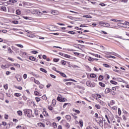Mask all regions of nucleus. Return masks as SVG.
Here are the masks:
<instances>
[{
	"label": "nucleus",
	"mask_w": 129,
	"mask_h": 129,
	"mask_svg": "<svg viewBox=\"0 0 129 129\" xmlns=\"http://www.w3.org/2000/svg\"><path fill=\"white\" fill-rule=\"evenodd\" d=\"M25 115L27 114V117H31V114H32V110L27 109L24 110Z\"/></svg>",
	"instance_id": "f257e3e1"
},
{
	"label": "nucleus",
	"mask_w": 129,
	"mask_h": 129,
	"mask_svg": "<svg viewBox=\"0 0 129 129\" xmlns=\"http://www.w3.org/2000/svg\"><path fill=\"white\" fill-rule=\"evenodd\" d=\"M99 25H100L101 27H110V24H109V23H105V22H103V21L99 22Z\"/></svg>",
	"instance_id": "f03ea898"
},
{
	"label": "nucleus",
	"mask_w": 129,
	"mask_h": 129,
	"mask_svg": "<svg viewBox=\"0 0 129 129\" xmlns=\"http://www.w3.org/2000/svg\"><path fill=\"white\" fill-rule=\"evenodd\" d=\"M86 85L89 87H95V84L94 83H91L90 81H87Z\"/></svg>",
	"instance_id": "7ed1b4c3"
},
{
	"label": "nucleus",
	"mask_w": 129,
	"mask_h": 129,
	"mask_svg": "<svg viewBox=\"0 0 129 129\" xmlns=\"http://www.w3.org/2000/svg\"><path fill=\"white\" fill-rule=\"evenodd\" d=\"M57 73H59L60 75H61L62 76V77H65L66 78H67V76H66V75L63 73H61L60 71H57Z\"/></svg>",
	"instance_id": "20e7f679"
},
{
	"label": "nucleus",
	"mask_w": 129,
	"mask_h": 129,
	"mask_svg": "<svg viewBox=\"0 0 129 129\" xmlns=\"http://www.w3.org/2000/svg\"><path fill=\"white\" fill-rule=\"evenodd\" d=\"M111 92V89L107 88L106 89H105V93L106 94H107V93H109V92Z\"/></svg>",
	"instance_id": "39448f33"
},
{
	"label": "nucleus",
	"mask_w": 129,
	"mask_h": 129,
	"mask_svg": "<svg viewBox=\"0 0 129 129\" xmlns=\"http://www.w3.org/2000/svg\"><path fill=\"white\" fill-rule=\"evenodd\" d=\"M83 18H86L87 19H92V16L87 15L83 16Z\"/></svg>",
	"instance_id": "423d86ee"
},
{
	"label": "nucleus",
	"mask_w": 129,
	"mask_h": 129,
	"mask_svg": "<svg viewBox=\"0 0 129 129\" xmlns=\"http://www.w3.org/2000/svg\"><path fill=\"white\" fill-rule=\"evenodd\" d=\"M66 118L69 121H70L71 120V116L69 115H67L66 116Z\"/></svg>",
	"instance_id": "0eeeda50"
},
{
	"label": "nucleus",
	"mask_w": 129,
	"mask_h": 129,
	"mask_svg": "<svg viewBox=\"0 0 129 129\" xmlns=\"http://www.w3.org/2000/svg\"><path fill=\"white\" fill-rule=\"evenodd\" d=\"M34 94L36 96H42V95H41L38 91H34Z\"/></svg>",
	"instance_id": "6e6552de"
},
{
	"label": "nucleus",
	"mask_w": 129,
	"mask_h": 129,
	"mask_svg": "<svg viewBox=\"0 0 129 129\" xmlns=\"http://www.w3.org/2000/svg\"><path fill=\"white\" fill-rule=\"evenodd\" d=\"M88 61H90V62H93L94 61V58L91 57H89L88 58Z\"/></svg>",
	"instance_id": "1a4fd4ad"
},
{
	"label": "nucleus",
	"mask_w": 129,
	"mask_h": 129,
	"mask_svg": "<svg viewBox=\"0 0 129 129\" xmlns=\"http://www.w3.org/2000/svg\"><path fill=\"white\" fill-rule=\"evenodd\" d=\"M57 100L58 101H60V102H62V97H61V95H59L57 97Z\"/></svg>",
	"instance_id": "9d476101"
},
{
	"label": "nucleus",
	"mask_w": 129,
	"mask_h": 129,
	"mask_svg": "<svg viewBox=\"0 0 129 129\" xmlns=\"http://www.w3.org/2000/svg\"><path fill=\"white\" fill-rule=\"evenodd\" d=\"M19 76H20V75H17V76H15V78H16L17 80L20 82L21 80H22V79H21V78L18 79V77H19Z\"/></svg>",
	"instance_id": "9b49d317"
},
{
	"label": "nucleus",
	"mask_w": 129,
	"mask_h": 129,
	"mask_svg": "<svg viewBox=\"0 0 129 129\" xmlns=\"http://www.w3.org/2000/svg\"><path fill=\"white\" fill-rule=\"evenodd\" d=\"M99 85L100 86H101V87H105V84L102 82H99Z\"/></svg>",
	"instance_id": "f8f14e48"
},
{
	"label": "nucleus",
	"mask_w": 129,
	"mask_h": 129,
	"mask_svg": "<svg viewBox=\"0 0 129 129\" xmlns=\"http://www.w3.org/2000/svg\"><path fill=\"white\" fill-rule=\"evenodd\" d=\"M29 60H31V61H35V60H36V58L33 56H29Z\"/></svg>",
	"instance_id": "ddd939ff"
},
{
	"label": "nucleus",
	"mask_w": 129,
	"mask_h": 129,
	"mask_svg": "<svg viewBox=\"0 0 129 129\" xmlns=\"http://www.w3.org/2000/svg\"><path fill=\"white\" fill-rule=\"evenodd\" d=\"M17 113L20 116H22V115H23V112L21 110L18 111Z\"/></svg>",
	"instance_id": "4468645a"
},
{
	"label": "nucleus",
	"mask_w": 129,
	"mask_h": 129,
	"mask_svg": "<svg viewBox=\"0 0 129 129\" xmlns=\"http://www.w3.org/2000/svg\"><path fill=\"white\" fill-rule=\"evenodd\" d=\"M34 14L38 15V16H41L42 14L40 11H35Z\"/></svg>",
	"instance_id": "2eb2a0df"
},
{
	"label": "nucleus",
	"mask_w": 129,
	"mask_h": 129,
	"mask_svg": "<svg viewBox=\"0 0 129 129\" xmlns=\"http://www.w3.org/2000/svg\"><path fill=\"white\" fill-rule=\"evenodd\" d=\"M8 52H9L10 54H13V53H14V51L12 50V49H11V47H9L8 48Z\"/></svg>",
	"instance_id": "dca6fc26"
},
{
	"label": "nucleus",
	"mask_w": 129,
	"mask_h": 129,
	"mask_svg": "<svg viewBox=\"0 0 129 129\" xmlns=\"http://www.w3.org/2000/svg\"><path fill=\"white\" fill-rule=\"evenodd\" d=\"M110 83H111V84H114V85H116L117 84V82L112 80L110 81Z\"/></svg>",
	"instance_id": "f3484780"
},
{
	"label": "nucleus",
	"mask_w": 129,
	"mask_h": 129,
	"mask_svg": "<svg viewBox=\"0 0 129 129\" xmlns=\"http://www.w3.org/2000/svg\"><path fill=\"white\" fill-rule=\"evenodd\" d=\"M90 77L91 78H95V77H96V75H95V74H91L90 75Z\"/></svg>",
	"instance_id": "a211bd4d"
},
{
	"label": "nucleus",
	"mask_w": 129,
	"mask_h": 129,
	"mask_svg": "<svg viewBox=\"0 0 129 129\" xmlns=\"http://www.w3.org/2000/svg\"><path fill=\"white\" fill-rule=\"evenodd\" d=\"M68 33H69V34H71V35H75V34H76V33L73 32V31H68Z\"/></svg>",
	"instance_id": "6ab92c4d"
},
{
	"label": "nucleus",
	"mask_w": 129,
	"mask_h": 129,
	"mask_svg": "<svg viewBox=\"0 0 129 129\" xmlns=\"http://www.w3.org/2000/svg\"><path fill=\"white\" fill-rule=\"evenodd\" d=\"M98 79H99V80L100 81H101V80H103V76H102V75H100V76H99Z\"/></svg>",
	"instance_id": "aec40b11"
},
{
	"label": "nucleus",
	"mask_w": 129,
	"mask_h": 129,
	"mask_svg": "<svg viewBox=\"0 0 129 129\" xmlns=\"http://www.w3.org/2000/svg\"><path fill=\"white\" fill-rule=\"evenodd\" d=\"M79 123L80 124L81 127H82V126H83V121H82V120H80L79 121Z\"/></svg>",
	"instance_id": "412c9836"
},
{
	"label": "nucleus",
	"mask_w": 129,
	"mask_h": 129,
	"mask_svg": "<svg viewBox=\"0 0 129 129\" xmlns=\"http://www.w3.org/2000/svg\"><path fill=\"white\" fill-rule=\"evenodd\" d=\"M1 10L3 11V12H6V11H7V8H6V7H2Z\"/></svg>",
	"instance_id": "4be33fe9"
},
{
	"label": "nucleus",
	"mask_w": 129,
	"mask_h": 129,
	"mask_svg": "<svg viewBox=\"0 0 129 129\" xmlns=\"http://www.w3.org/2000/svg\"><path fill=\"white\" fill-rule=\"evenodd\" d=\"M67 81H73V82H76V81L73 79H67Z\"/></svg>",
	"instance_id": "5701e85b"
},
{
	"label": "nucleus",
	"mask_w": 129,
	"mask_h": 129,
	"mask_svg": "<svg viewBox=\"0 0 129 129\" xmlns=\"http://www.w3.org/2000/svg\"><path fill=\"white\" fill-rule=\"evenodd\" d=\"M9 2L11 3V4H15V3H17V0H10Z\"/></svg>",
	"instance_id": "b1692460"
},
{
	"label": "nucleus",
	"mask_w": 129,
	"mask_h": 129,
	"mask_svg": "<svg viewBox=\"0 0 129 129\" xmlns=\"http://www.w3.org/2000/svg\"><path fill=\"white\" fill-rule=\"evenodd\" d=\"M16 14V15H18V16H20V15H21V11H20L19 10H17Z\"/></svg>",
	"instance_id": "393cba45"
},
{
	"label": "nucleus",
	"mask_w": 129,
	"mask_h": 129,
	"mask_svg": "<svg viewBox=\"0 0 129 129\" xmlns=\"http://www.w3.org/2000/svg\"><path fill=\"white\" fill-rule=\"evenodd\" d=\"M40 71H42V72H44V73H47V71L43 68H40Z\"/></svg>",
	"instance_id": "a878e982"
},
{
	"label": "nucleus",
	"mask_w": 129,
	"mask_h": 129,
	"mask_svg": "<svg viewBox=\"0 0 129 129\" xmlns=\"http://www.w3.org/2000/svg\"><path fill=\"white\" fill-rule=\"evenodd\" d=\"M8 86L9 85H8V84H6V85H4V87L6 90H8Z\"/></svg>",
	"instance_id": "bb28decb"
},
{
	"label": "nucleus",
	"mask_w": 129,
	"mask_h": 129,
	"mask_svg": "<svg viewBox=\"0 0 129 129\" xmlns=\"http://www.w3.org/2000/svg\"><path fill=\"white\" fill-rule=\"evenodd\" d=\"M15 45L16 46H17V47H19V48H24V46H23L22 44H16Z\"/></svg>",
	"instance_id": "cd10ccee"
},
{
	"label": "nucleus",
	"mask_w": 129,
	"mask_h": 129,
	"mask_svg": "<svg viewBox=\"0 0 129 129\" xmlns=\"http://www.w3.org/2000/svg\"><path fill=\"white\" fill-rule=\"evenodd\" d=\"M15 96H17V97H20L21 96V93H16L14 94Z\"/></svg>",
	"instance_id": "c85d7f7f"
},
{
	"label": "nucleus",
	"mask_w": 129,
	"mask_h": 129,
	"mask_svg": "<svg viewBox=\"0 0 129 129\" xmlns=\"http://www.w3.org/2000/svg\"><path fill=\"white\" fill-rule=\"evenodd\" d=\"M103 66L104 67H105L106 68H109V65H108V64H106V63H103Z\"/></svg>",
	"instance_id": "c756f323"
},
{
	"label": "nucleus",
	"mask_w": 129,
	"mask_h": 129,
	"mask_svg": "<svg viewBox=\"0 0 129 129\" xmlns=\"http://www.w3.org/2000/svg\"><path fill=\"white\" fill-rule=\"evenodd\" d=\"M14 65L15 66H17V67H18V68H21V65H20V64H19V63H14Z\"/></svg>",
	"instance_id": "7c9ffc66"
},
{
	"label": "nucleus",
	"mask_w": 129,
	"mask_h": 129,
	"mask_svg": "<svg viewBox=\"0 0 129 129\" xmlns=\"http://www.w3.org/2000/svg\"><path fill=\"white\" fill-rule=\"evenodd\" d=\"M119 3H124L125 4V3H127V0H120Z\"/></svg>",
	"instance_id": "2f4dec72"
},
{
	"label": "nucleus",
	"mask_w": 129,
	"mask_h": 129,
	"mask_svg": "<svg viewBox=\"0 0 129 129\" xmlns=\"http://www.w3.org/2000/svg\"><path fill=\"white\" fill-rule=\"evenodd\" d=\"M73 111H75V112H76L77 113H80V111H79V110L73 109Z\"/></svg>",
	"instance_id": "473e14b6"
},
{
	"label": "nucleus",
	"mask_w": 129,
	"mask_h": 129,
	"mask_svg": "<svg viewBox=\"0 0 129 129\" xmlns=\"http://www.w3.org/2000/svg\"><path fill=\"white\" fill-rule=\"evenodd\" d=\"M100 33L101 34H103L104 35H106V34H107V33L106 32L104 31H103V30L101 31L100 32Z\"/></svg>",
	"instance_id": "72a5a7b5"
},
{
	"label": "nucleus",
	"mask_w": 129,
	"mask_h": 129,
	"mask_svg": "<svg viewBox=\"0 0 129 129\" xmlns=\"http://www.w3.org/2000/svg\"><path fill=\"white\" fill-rule=\"evenodd\" d=\"M35 99L37 102H39L41 100L40 99V98H39V97H35Z\"/></svg>",
	"instance_id": "f704fd0d"
},
{
	"label": "nucleus",
	"mask_w": 129,
	"mask_h": 129,
	"mask_svg": "<svg viewBox=\"0 0 129 129\" xmlns=\"http://www.w3.org/2000/svg\"><path fill=\"white\" fill-rule=\"evenodd\" d=\"M95 106V107H96V108H97V109H100V108H101L100 105L96 104Z\"/></svg>",
	"instance_id": "c9c22d12"
},
{
	"label": "nucleus",
	"mask_w": 129,
	"mask_h": 129,
	"mask_svg": "<svg viewBox=\"0 0 129 129\" xmlns=\"http://www.w3.org/2000/svg\"><path fill=\"white\" fill-rule=\"evenodd\" d=\"M118 113L119 115H120V114H121V110H120V108H118Z\"/></svg>",
	"instance_id": "e433bc0d"
},
{
	"label": "nucleus",
	"mask_w": 129,
	"mask_h": 129,
	"mask_svg": "<svg viewBox=\"0 0 129 129\" xmlns=\"http://www.w3.org/2000/svg\"><path fill=\"white\" fill-rule=\"evenodd\" d=\"M67 99H66L65 98H61V102H65V101H67Z\"/></svg>",
	"instance_id": "4c0bfd02"
},
{
	"label": "nucleus",
	"mask_w": 129,
	"mask_h": 129,
	"mask_svg": "<svg viewBox=\"0 0 129 129\" xmlns=\"http://www.w3.org/2000/svg\"><path fill=\"white\" fill-rule=\"evenodd\" d=\"M34 82L36 83V84H40V82H39V81L38 80H36L35 79H34Z\"/></svg>",
	"instance_id": "58836bf2"
},
{
	"label": "nucleus",
	"mask_w": 129,
	"mask_h": 129,
	"mask_svg": "<svg viewBox=\"0 0 129 129\" xmlns=\"http://www.w3.org/2000/svg\"><path fill=\"white\" fill-rule=\"evenodd\" d=\"M66 127H68V128H69V127H70V124H69V123H67L66 124Z\"/></svg>",
	"instance_id": "ea45409f"
},
{
	"label": "nucleus",
	"mask_w": 129,
	"mask_h": 129,
	"mask_svg": "<svg viewBox=\"0 0 129 129\" xmlns=\"http://www.w3.org/2000/svg\"><path fill=\"white\" fill-rule=\"evenodd\" d=\"M91 55H92L93 56H95V57H99V55L98 54H94V53H91Z\"/></svg>",
	"instance_id": "a19ab883"
},
{
	"label": "nucleus",
	"mask_w": 129,
	"mask_h": 129,
	"mask_svg": "<svg viewBox=\"0 0 129 129\" xmlns=\"http://www.w3.org/2000/svg\"><path fill=\"white\" fill-rule=\"evenodd\" d=\"M71 84H72V82H71L66 83V85L70 86V85H71Z\"/></svg>",
	"instance_id": "79ce46f5"
},
{
	"label": "nucleus",
	"mask_w": 129,
	"mask_h": 129,
	"mask_svg": "<svg viewBox=\"0 0 129 129\" xmlns=\"http://www.w3.org/2000/svg\"><path fill=\"white\" fill-rule=\"evenodd\" d=\"M61 63L62 65H66V61H65L64 60H62L61 61Z\"/></svg>",
	"instance_id": "37998d69"
},
{
	"label": "nucleus",
	"mask_w": 129,
	"mask_h": 129,
	"mask_svg": "<svg viewBox=\"0 0 129 129\" xmlns=\"http://www.w3.org/2000/svg\"><path fill=\"white\" fill-rule=\"evenodd\" d=\"M50 76L52 78H53L54 79H55V78H56V76H54V75L50 74Z\"/></svg>",
	"instance_id": "c03bdc74"
},
{
	"label": "nucleus",
	"mask_w": 129,
	"mask_h": 129,
	"mask_svg": "<svg viewBox=\"0 0 129 129\" xmlns=\"http://www.w3.org/2000/svg\"><path fill=\"white\" fill-rule=\"evenodd\" d=\"M27 77H28V76L26 74H25L24 75H23V78L24 79H27Z\"/></svg>",
	"instance_id": "a18cd8bd"
},
{
	"label": "nucleus",
	"mask_w": 129,
	"mask_h": 129,
	"mask_svg": "<svg viewBox=\"0 0 129 129\" xmlns=\"http://www.w3.org/2000/svg\"><path fill=\"white\" fill-rule=\"evenodd\" d=\"M13 24H19V21H13Z\"/></svg>",
	"instance_id": "49530a36"
},
{
	"label": "nucleus",
	"mask_w": 129,
	"mask_h": 129,
	"mask_svg": "<svg viewBox=\"0 0 129 129\" xmlns=\"http://www.w3.org/2000/svg\"><path fill=\"white\" fill-rule=\"evenodd\" d=\"M43 114H44V115H48V113L47 112H46V111H44L43 112Z\"/></svg>",
	"instance_id": "de8ad7c7"
},
{
	"label": "nucleus",
	"mask_w": 129,
	"mask_h": 129,
	"mask_svg": "<svg viewBox=\"0 0 129 129\" xmlns=\"http://www.w3.org/2000/svg\"><path fill=\"white\" fill-rule=\"evenodd\" d=\"M64 57H66V58H70V55L68 54H64Z\"/></svg>",
	"instance_id": "09e8293b"
},
{
	"label": "nucleus",
	"mask_w": 129,
	"mask_h": 129,
	"mask_svg": "<svg viewBox=\"0 0 129 129\" xmlns=\"http://www.w3.org/2000/svg\"><path fill=\"white\" fill-rule=\"evenodd\" d=\"M99 103L101 105H104L105 103L103 102V101H100L99 102Z\"/></svg>",
	"instance_id": "8fccbe9b"
},
{
	"label": "nucleus",
	"mask_w": 129,
	"mask_h": 129,
	"mask_svg": "<svg viewBox=\"0 0 129 129\" xmlns=\"http://www.w3.org/2000/svg\"><path fill=\"white\" fill-rule=\"evenodd\" d=\"M48 109H49V110H53V107H52V106H48Z\"/></svg>",
	"instance_id": "3c124183"
},
{
	"label": "nucleus",
	"mask_w": 129,
	"mask_h": 129,
	"mask_svg": "<svg viewBox=\"0 0 129 129\" xmlns=\"http://www.w3.org/2000/svg\"><path fill=\"white\" fill-rule=\"evenodd\" d=\"M38 125H40V126H42V125H43V126H45V125L43 124L42 123H38Z\"/></svg>",
	"instance_id": "603ef678"
},
{
	"label": "nucleus",
	"mask_w": 129,
	"mask_h": 129,
	"mask_svg": "<svg viewBox=\"0 0 129 129\" xmlns=\"http://www.w3.org/2000/svg\"><path fill=\"white\" fill-rule=\"evenodd\" d=\"M54 62H58L59 61V59L58 58H54L53 59Z\"/></svg>",
	"instance_id": "864d4df0"
},
{
	"label": "nucleus",
	"mask_w": 129,
	"mask_h": 129,
	"mask_svg": "<svg viewBox=\"0 0 129 129\" xmlns=\"http://www.w3.org/2000/svg\"><path fill=\"white\" fill-rule=\"evenodd\" d=\"M110 21L111 22H117V20L116 19H110Z\"/></svg>",
	"instance_id": "5fc2aeb1"
},
{
	"label": "nucleus",
	"mask_w": 129,
	"mask_h": 129,
	"mask_svg": "<svg viewBox=\"0 0 129 129\" xmlns=\"http://www.w3.org/2000/svg\"><path fill=\"white\" fill-rule=\"evenodd\" d=\"M6 75H10L11 74V72L10 71H7L6 73Z\"/></svg>",
	"instance_id": "6e6d98bb"
},
{
	"label": "nucleus",
	"mask_w": 129,
	"mask_h": 129,
	"mask_svg": "<svg viewBox=\"0 0 129 129\" xmlns=\"http://www.w3.org/2000/svg\"><path fill=\"white\" fill-rule=\"evenodd\" d=\"M2 124L3 125H4V126H6V125H7V122H5V121H3L2 122Z\"/></svg>",
	"instance_id": "4d7b16f0"
},
{
	"label": "nucleus",
	"mask_w": 129,
	"mask_h": 129,
	"mask_svg": "<svg viewBox=\"0 0 129 129\" xmlns=\"http://www.w3.org/2000/svg\"><path fill=\"white\" fill-rule=\"evenodd\" d=\"M99 6H101V7H104L105 6V4H104V3H101L99 4Z\"/></svg>",
	"instance_id": "13d9d810"
},
{
	"label": "nucleus",
	"mask_w": 129,
	"mask_h": 129,
	"mask_svg": "<svg viewBox=\"0 0 129 129\" xmlns=\"http://www.w3.org/2000/svg\"><path fill=\"white\" fill-rule=\"evenodd\" d=\"M117 22H118V23H122V22H123V20H117Z\"/></svg>",
	"instance_id": "bf43d9fd"
},
{
	"label": "nucleus",
	"mask_w": 129,
	"mask_h": 129,
	"mask_svg": "<svg viewBox=\"0 0 129 129\" xmlns=\"http://www.w3.org/2000/svg\"><path fill=\"white\" fill-rule=\"evenodd\" d=\"M96 95H97V96L99 98H101V97H102L101 95H100V94H96Z\"/></svg>",
	"instance_id": "052dcab7"
},
{
	"label": "nucleus",
	"mask_w": 129,
	"mask_h": 129,
	"mask_svg": "<svg viewBox=\"0 0 129 129\" xmlns=\"http://www.w3.org/2000/svg\"><path fill=\"white\" fill-rule=\"evenodd\" d=\"M69 103H66L63 104V108H65V107H66V106L67 105V104H68Z\"/></svg>",
	"instance_id": "680f3d73"
},
{
	"label": "nucleus",
	"mask_w": 129,
	"mask_h": 129,
	"mask_svg": "<svg viewBox=\"0 0 129 129\" xmlns=\"http://www.w3.org/2000/svg\"><path fill=\"white\" fill-rule=\"evenodd\" d=\"M50 86H51V84H47V85H46L47 88H50Z\"/></svg>",
	"instance_id": "e2e57ef3"
},
{
	"label": "nucleus",
	"mask_w": 129,
	"mask_h": 129,
	"mask_svg": "<svg viewBox=\"0 0 129 129\" xmlns=\"http://www.w3.org/2000/svg\"><path fill=\"white\" fill-rule=\"evenodd\" d=\"M5 119H8V118H9V115H5Z\"/></svg>",
	"instance_id": "0e129e2a"
},
{
	"label": "nucleus",
	"mask_w": 129,
	"mask_h": 129,
	"mask_svg": "<svg viewBox=\"0 0 129 129\" xmlns=\"http://www.w3.org/2000/svg\"><path fill=\"white\" fill-rule=\"evenodd\" d=\"M2 32H3V33H8V30L5 29V30H2Z\"/></svg>",
	"instance_id": "69168bd1"
},
{
	"label": "nucleus",
	"mask_w": 129,
	"mask_h": 129,
	"mask_svg": "<svg viewBox=\"0 0 129 129\" xmlns=\"http://www.w3.org/2000/svg\"><path fill=\"white\" fill-rule=\"evenodd\" d=\"M32 53H33V54H38V51H33Z\"/></svg>",
	"instance_id": "338daca9"
},
{
	"label": "nucleus",
	"mask_w": 129,
	"mask_h": 129,
	"mask_svg": "<svg viewBox=\"0 0 129 129\" xmlns=\"http://www.w3.org/2000/svg\"><path fill=\"white\" fill-rule=\"evenodd\" d=\"M92 127L89 126H87V127H86V129H92Z\"/></svg>",
	"instance_id": "774afa93"
}]
</instances>
